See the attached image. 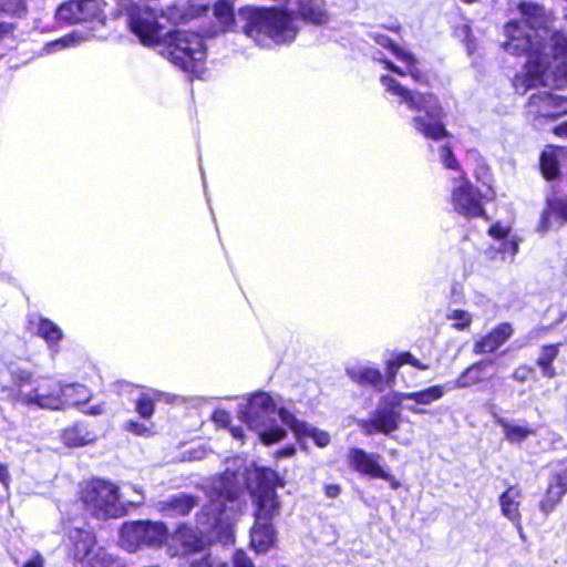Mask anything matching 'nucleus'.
<instances>
[{"mask_svg": "<svg viewBox=\"0 0 567 567\" xmlns=\"http://www.w3.org/2000/svg\"><path fill=\"white\" fill-rule=\"evenodd\" d=\"M522 20L504 27L503 49L513 55H526L524 70L513 80L515 91L564 87L567 84V35L553 27L550 12L529 0L515 2Z\"/></svg>", "mask_w": 567, "mask_h": 567, "instance_id": "nucleus-1", "label": "nucleus"}, {"mask_svg": "<svg viewBox=\"0 0 567 567\" xmlns=\"http://www.w3.org/2000/svg\"><path fill=\"white\" fill-rule=\"evenodd\" d=\"M206 487L208 504L197 515V532L182 526L173 536L181 544L182 554L203 549L206 540H212L219 534L229 537L230 522L240 509V485L235 473L226 472L213 478Z\"/></svg>", "mask_w": 567, "mask_h": 567, "instance_id": "nucleus-2", "label": "nucleus"}, {"mask_svg": "<svg viewBox=\"0 0 567 567\" xmlns=\"http://www.w3.org/2000/svg\"><path fill=\"white\" fill-rule=\"evenodd\" d=\"M244 33L260 47L292 42L299 32L295 10L247 6L238 10Z\"/></svg>", "mask_w": 567, "mask_h": 567, "instance_id": "nucleus-3", "label": "nucleus"}, {"mask_svg": "<svg viewBox=\"0 0 567 567\" xmlns=\"http://www.w3.org/2000/svg\"><path fill=\"white\" fill-rule=\"evenodd\" d=\"M126 23L131 32L145 47H158L168 32L161 21L164 18L173 22L186 19V16L175 13L176 7L166 10L159 0H120Z\"/></svg>", "mask_w": 567, "mask_h": 567, "instance_id": "nucleus-4", "label": "nucleus"}, {"mask_svg": "<svg viewBox=\"0 0 567 567\" xmlns=\"http://www.w3.org/2000/svg\"><path fill=\"white\" fill-rule=\"evenodd\" d=\"M380 81L388 92L399 97L400 103L417 113L412 118L415 131L426 138L436 141L446 136L447 132L442 122V107L434 95L412 92L390 75H382Z\"/></svg>", "mask_w": 567, "mask_h": 567, "instance_id": "nucleus-5", "label": "nucleus"}, {"mask_svg": "<svg viewBox=\"0 0 567 567\" xmlns=\"http://www.w3.org/2000/svg\"><path fill=\"white\" fill-rule=\"evenodd\" d=\"M281 410L288 411L282 405L280 396L259 391L251 394L245 404H240L238 412L241 421L258 434L259 440L270 445L284 440L287 435L285 429L274 425L276 414L281 420Z\"/></svg>", "mask_w": 567, "mask_h": 567, "instance_id": "nucleus-6", "label": "nucleus"}, {"mask_svg": "<svg viewBox=\"0 0 567 567\" xmlns=\"http://www.w3.org/2000/svg\"><path fill=\"white\" fill-rule=\"evenodd\" d=\"M158 49L165 59L185 73L202 75L207 50L200 34L188 30L168 31Z\"/></svg>", "mask_w": 567, "mask_h": 567, "instance_id": "nucleus-7", "label": "nucleus"}, {"mask_svg": "<svg viewBox=\"0 0 567 567\" xmlns=\"http://www.w3.org/2000/svg\"><path fill=\"white\" fill-rule=\"evenodd\" d=\"M81 498L86 509L97 518H113L125 513L120 502L117 486L104 480L87 483Z\"/></svg>", "mask_w": 567, "mask_h": 567, "instance_id": "nucleus-8", "label": "nucleus"}, {"mask_svg": "<svg viewBox=\"0 0 567 567\" xmlns=\"http://www.w3.org/2000/svg\"><path fill=\"white\" fill-rule=\"evenodd\" d=\"M69 558L73 567H125L122 560L96 546L95 537L87 530L75 529L70 536Z\"/></svg>", "mask_w": 567, "mask_h": 567, "instance_id": "nucleus-9", "label": "nucleus"}, {"mask_svg": "<svg viewBox=\"0 0 567 567\" xmlns=\"http://www.w3.org/2000/svg\"><path fill=\"white\" fill-rule=\"evenodd\" d=\"M168 538V529L162 522L137 520L124 523L120 529V545L134 553L146 547H159Z\"/></svg>", "mask_w": 567, "mask_h": 567, "instance_id": "nucleus-10", "label": "nucleus"}, {"mask_svg": "<svg viewBox=\"0 0 567 567\" xmlns=\"http://www.w3.org/2000/svg\"><path fill=\"white\" fill-rule=\"evenodd\" d=\"M399 391H392L383 395L378 403L375 411L368 420L360 422L365 434L380 432L385 435L396 431L401 423L400 408L403 409Z\"/></svg>", "mask_w": 567, "mask_h": 567, "instance_id": "nucleus-11", "label": "nucleus"}, {"mask_svg": "<svg viewBox=\"0 0 567 567\" xmlns=\"http://www.w3.org/2000/svg\"><path fill=\"white\" fill-rule=\"evenodd\" d=\"M72 388H62V383L51 379H42L30 391H20L18 403L27 406L60 411L65 410V398Z\"/></svg>", "mask_w": 567, "mask_h": 567, "instance_id": "nucleus-12", "label": "nucleus"}, {"mask_svg": "<svg viewBox=\"0 0 567 567\" xmlns=\"http://www.w3.org/2000/svg\"><path fill=\"white\" fill-rule=\"evenodd\" d=\"M526 114L535 127H542L549 120L567 114V97L548 91H539L529 96Z\"/></svg>", "mask_w": 567, "mask_h": 567, "instance_id": "nucleus-13", "label": "nucleus"}, {"mask_svg": "<svg viewBox=\"0 0 567 567\" xmlns=\"http://www.w3.org/2000/svg\"><path fill=\"white\" fill-rule=\"evenodd\" d=\"M455 185L451 194V203L456 213L465 217L484 215L482 195L478 188L467 179L464 173L454 177Z\"/></svg>", "mask_w": 567, "mask_h": 567, "instance_id": "nucleus-14", "label": "nucleus"}, {"mask_svg": "<svg viewBox=\"0 0 567 567\" xmlns=\"http://www.w3.org/2000/svg\"><path fill=\"white\" fill-rule=\"evenodd\" d=\"M553 472L540 511L548 515L567 492V457L551 464Z\"/></svg>", "mask_w": 567, "mask_h": 567, "instance_id": "nucleus-15", "label": "nucleus"}, {"mask_svg": "<svg viewBox=\"0 0 567 567\" xmlns=\"http://www.w3.org/2000/svg\"><path fill=\"white\" fill-rule=\"evenodd\" d=\"M255 505V520L271 522L280 513V502L277 493L268 484L260 483L251 493Z\"/></svg>", "mask_w": 567, "mask_h": 567, "instance_id": "nucleus-16", "label": "nucleus"}, {"mask_svg": "<svg viewBox=\"0 0 567 567\" xmlns=\"http://www.w3.org/2000/svg\"><path fill=\"white\" fill-rule=\"evenodd\" d=\"M445 392V385L436 384L415 392H399V395L404 403V410L420 415L426 413V410L422 406L437 402L444 396Z\"/></svg>", "mask_w": 567, "mask_h": 567, "instance_id": "nucleus-17", "label": "nucleus"}, {"mask_svg": "<svg viewBox=\"0 0 567 567\" xmlns=\"http://www.w3.org/2000/svg\"><path fill=\"white\" fill-rule=\"evenodd\" d=\"M281 422L287 425L296 435L298 442L311 439L318 447H326L330 443V434L307 422L299 421L291 412L282 411Z\"/></svg>", "mask_w": 567, "mask_h": 567, "instance_id": "nucleus-18", "label": "nucleus"}, {"mask_svg": "<svg viewBox=\"0 0 567 567\" xmlns=\"http://www.w3.org/2000/svg\"><path fill=\"white\" fill-rule=\"evenodd\" d=\"M567 223V196H553L546 200L538 223L537 230L547 233L550 229L559 228Z\"/></svg>", "mask_w": 567, "mask_h": 567, "instance_id": "nucleus-19", "label": "nucleus"}, {"mask_svg": "<svg viewBox=\"0 0 567 567\" xmlns=\"http://www.w3.org/2000/svg\"><path fill=\"white\" fill-rule=\"evenodd\" d=\"M382 456L378 453H369L360 447H351L347 453L349 466L361 475L377 478L384 466Z\"/></svg>", "mask_w": 567, "mask_h": 567, "instance_id": "nucleus-20", "label": "nucleus"}, {"mask_svg": "<svg viewBox=\"0 0 567 567\" xmlns=\"http://www.w3.org/2000/svg\"><path fill=\"white\" fill-rule=\"evenodd\" d=\"M374 40L381 47L390 48L393 54L396 56V59L405 64L404 71L401 68L395 66L392 62L384 60L383 63L385 64L386 69L400 75L410 74L415 81H421L422 74L416 68V60L411 52H409L404 48L393 44L392 41L383 34L375 35Z\"/></svg>", "mask_w": 567, "mask_h": 567, "instance_id": "nucleus-21", "label": "nucleus"}, {"mask_svg": "<svg viewBox=\"0 0 567 567\" xmlns=\"http://www.w3.org/2000/svg\"><path fill=\"white\" fill-rule=\"evenodd\" d=\"M347 374L360 385H370L379 391L383 390V375L381 371L370 363H355L347 368Z\"/></svg>", "mask_w": 567, "mask_h": 567, "instance_id": "nucleus-22", "label": "nucleus"}, {"mask_svg": "<svg viewBox=\"0 0 567 567\" xmlns=\"http://www.w3.org/2000/svg\"><path fill=\"white\" fill-rule=\"evenodd\" d=\"M522 491L517 486L508 487L501 496H499V506L503 516L509 519L518 529L520 536H523L522 525H520V501H522Z\"/></svg>", "mask_w": 567, "mask_h": 567, "instance_id": "nucleus-23", "label": "nucleus"}, {"mask_svg": "<svg viewBox=\"0 0 567 567\" xmlns=\"http://www.w3.org/2000/svg\"><path fill=\"white\" fill-rule=\"evenodd\" d=\"M513 334L509 323H501L488 334L477 340L474 344V352L477 354L492 353L504 344Z\"/></svg>", "mask_w": 567, "mask_h": 567, "instance_id": "nucleus-24", "label": "nucleus"}, {"mask_svg": "<svg viewBox=\"0 0 567 567\" xmlns=\"http://www.w3.org/2000/svg\"><path fill=\"white\" fill-rule=\"evenodd\" d=\"M31 326L35 333L48 343L51 357L54 358L59 352L60 341L63 339L62 329L53 321L39 317L31 321Z\"/></svg>", "mask_w": 567, "mask_h": 567, "instance_id": "nucleus-25", "label": "nucleus"}, {"mask_svg": "<svg viewBox=\"0 0 567 567\" xmlns=\"http://www.w3.org/2000/svg\"><path fill=\"white\" fill-rule=\"evenodd\" d=\"M276 540V533L271 522L255 520L250 530V544L257 553L267 551Z\"/></svg>", "mask_w": 567, "mask_h": 567, "instance_id": "nucleus-26", "label": "nucleus"}, {"mask_svg": "<svg viewBox=\"0 0 567 567\" xmlns=\"http://www.w3.org/2000/svg\"><path fill=\"white\" fill-rule=\"evenodd\" d=\"M567 155L564 147L548 146L540 156V169L545 178L554 179L559 174V161Z\"/></svg>", "mask_w": 567, "mask_h": 567, "instance_id": "nucleus-27", "label": "nucleus"}, {"mask_svg": "<svg viewBox=\"0 0 567 567\" xmlns=\"http://www.w3.org/2000/svg\"><path fill=\"white\" fill-rule=\"evenodd\" d=\"M495 422L503 429L505 439L511 443H522L535 433L528 425L517 424L508 419L493 414Z\"/></svg>", "mask_w": 567, "mask_h": 567, "instance_id": "nucleus-28", "label": "nucleus"}, {"mask_svg": "<svg viewBox=\"0 0 567 567\" xmlns=\"http://www.w3.org/2000/svg\"><path fill=\"white\" fill-rule=\"evenodd\" d=\"M213 16L217 23L214 33L229 31L236 23L231 0H218L213 7Z\"/></svg>", "mask_w": 567, "mask_h": 567, "instance_id": "nucleus-29", "label": "nucleus"}, {"mask_svg": "<svg viewBox=\"0 0 567 567\" xmlns=\"http://www.w3.org/2000/svg\"><path fill=\"white\" fill-rule=\"evenodd\" d=\"M297 12L303 21L322 24L328 21V14L322 2L318 0H302L298 2Z\"/></svg>", "mask_w": 567, "mask_h": 567, "instance_id": "nucleus-30", "label": "nucleus"}, {"mask_svg": "<svg viewBox=\"0 0 567 567\" xmlns=\"http://www.w3.org/2000/svg\"><path fill=\"white\" fill-rule=\"evenodd\" d=\"M491 362L480 361L465 369L452 383L451 389H464L484 380V370Z\"/></svg>", "mask_w": 567, "mask_h": 567, "instance_id": "nucleus-31", "label": "nucleus"}, {"mask_svg": "<svg viewBox=\"0 0 567 567\" xmlns=\"http://www.w3.org/2000/svg\"><path fill=\"white\" fill-rule=\"evenodd\" d=\"M197 505V499L190 495L178 494L164 503V509L172 515H187Z\"/></svg>", "mask_w": 567, "mask_h": 567, "instance_id": "nucleus-32", "label": "nucleus"}, {"mask_svg": "<svg viewBox=\"0 0 567 567\" xmlns=\"http://www.w3.org/2000/svg\"><path fill=\"white\" fill-rule=\"evenodd\" d=\"M559 353V344H548L542 348L540 354L537 359V365L542 369V373L546 378H555L556 369L553 365V361Z\"/></svg>", "mask_w": 567, "mask_h": 567, "instance_id": "nucleus-33", "label": "nucleus"}, {"mask_svg": "<svg viewBox=\"0 0 567 567\" xmlns=\"http://www.w3.org/2000/svg\"><path fill=\"white\" fill-rule=\"evenodd\" d=\"M32 380V373L23 369H13L11 371L12 388L8 389V396L18 403V394L20 391H25L24 386L30 384Z\"/></svg>", "mask_w": 567, "mask_h": 567, "instance_id": "nucleus-34", "label": "nucleus"}, {"mask_svg": "<svg viewBox=\"0 0 567 567\" xmlns=\"http://www.w3.org/2000/svg\"><path fill=\"white\" fill-rule=\"evenodd\" d=\"M79 6V23L97 19L102 13V0H76Z\"/></svg>", "mask_w": 567, "mask_h": 567, "instance_id": "nucleus-35", "label": "nucleus"}, {"mask_svg": "<svg viewBox=\"0 0 567 567\" xmlns=\"http://www.w3.org/2000/svg\"><path fill=\"white\" fill-rule=\"evenodd\" d=\"M158 399V393L153 394L141 392L135 402V411L143 419H151L155 412V401Z\"/></svg>", "mask_w": 567, "mask_h": 567, "instance_id": "nucleus-36", "label": "nucleus"}, {"mask_svg": "<svg viewBox=\"0 0 567 567\" xmlns=\"http://www.w3.org/2000/svg\"><path fill=\"white\" fill-rule=\"evenodd\" d=\"M62 388H72L73 391H68L65 398V409L70 405H79L86 403L91 398V391L83 384H66L62 383Z\"/></svg>", "mask_w": 567, "mask_h": 567, "instance_id": "nucleus-37", "label": "nucleus"}, {"mask_svg": "<svg viewBox=\"0 0 567 567\" xmlns=\"http://www.w3.org/2000/svg\"><path fill=\"white\" fill-rule=\"evenodd\" d=\"M55 20L66 24L79 23V6L76 0L62 3L55 12Z\"/></svg>", "mask_w": 567, "mask_h": 567, "instance_id": "nucleus-38", "label": "nucleus"}, {"mask_svg": "<svg viewBox=\"0 0 567 567\" xmlns=\"http://www.w3.org/2000/svg\"><path fill=\"white\" fill-rule=\"evenodd\" d=\"M84 38L81 33L72 32L55 41L49 42L44 45L43 51L48 54L58 52L60 50L74 47L82 42Z\"/></svg>", "mask_w": 567, "mask_h": 567, "instance_id": "nucleus-39", "label": "nucleus"}, {"mask_svg": "<svg viewBox=\"0 0 567 567\" xmlns=\"http://www.w3.org/2000/svg\"><path fill=\"white\" fill-rule=\"evenodd\" d=\"M446 319L452 322L454 329L465 330L471 326L473 316L466 310L451 308L446 312Z\"/></svg>", "mask_w": 567, "mask_h": 567, "instance_id": "nucleus-40", "label": "nucleus"}, {"mask_svg": "<svg viewBox=\"0 0 567 567\" xmlns=\"http://www.w3.org/2000/svg\"><path fill=\"white\" fill-rule=\"evenodd\" d=\"M153 423H144L135 420H128L123 424V429L137 436H151L154 434Z\"/></svg>", "mask_w": 567, "mask_h": 567, "instance_id": "nucleus-41", "label": "nucleus"}, {"mask_svg": "<svg viewBox=\"0 0 567 567\" xmlns=\"http://www.w3.org/2000/svg\"><path fill=\"white\" fill-rule=\"evenodd\" d=\"M496 249L503 261L512 262L518 252V244L514 239H505L499 241Z\"/></svg>", "mask_w": 567, "mask_h": 567, "instance_id": "nucleus-42", "label": "nucleus"}, {"mask_svg": "<svg viewBox=\"0 0 567 567\" xmlns=\"http://www.w3.org/2000/svg\"><path fill=\"white\" fill-rule=\"evenodd\" d=\"M189 567H228L226 563L214 558L212 555H204L199 558H193Z\"/></svg>", "mask_w": 567, "mask_h": 567, "instance_id": "nucleus-43", "label": "nucleus"}, {"mask_svg": "<svg viewBox=\"0 0 567 567\" xmlns=\"http://www.w3.org/2000/svg\"><path fill=\"white\" fill-rule=\"evenodd\" d=\"M440 157L441 162L446 168L458 171L460 175L463 173L460 168L457 159L454 157L452 151L447 146L441 147Z\"/></svg>", "mask_w": 567, "mask_h": 567, "instance_id": "nucleus-44", "label": "nucleus"}, {"mask_svg": "<svg viewBox=\"0 0 567 567\" xmlns=\"http://www.w3.org/2000/svg\"><path fill=\"white\" fill-rule=\"evenodd\" d=\"M402 362L399 360V355L395 354L393 358L389 359L385 363L386 368V378L388 383L393 384L394 379L398 374L399 369L402 367Z\"/></svg>", "mask_w": 567, "mask_h": 567, "instance_id": "nucleus-45", "label": "nucleus"}, {"mask_svg": "<svg viewBox=\"0 0 567 567\" xmlns=\"http://www.w3.org/2000/svg\"><path fill=\"white\" fill-rule=\"evenodd\" d=\"M460 35H464L465 47L467 50L468 55L474 54V52L477 49V44L475 40L472 37L471 29L468 25H463L457 30Z\"/></svg>", "mask_w": 567, "mask_h": 567, "instance_id": "nucleus-46", "label": "nucleus"}, {"mask_svg": "<svg viewBox=\"0 0 567 567\" xmlns=\"http://www.w3.org/2000/svg\"><path fill=\"white\" fill-rule=\"evenodd\" d=\"M399 360L402 362V364H410L419 370H427L429 364L422 363L419 359H416L412 353L410 352H401L398 353Z\"/></svg>", "mask_w": 567, "mask_h": 567, "instance_id": "nucleus-47", "label": "nucleus"}, {"mask_svg": "<svg viewBox=\"0 0 567 567\" xmlns=\"http://www.w3.org/2000/svg\"><path fill=\"white\" fill-rule=\"evenodd\" d=\"M64 441L66 444L75 446H81L89 442V440H85L83 436L79 435L78 429L66 430L64 433Z\"/></svg>", "mask_w": 567, "mask_h": 567, "instance_id": "nucleus-48", "label": "nucleus"}, {"mask_svg": "<svg viewBox=\"0 0 567 567\" xmlns=\"http://www.w3.org/2000/svg\"><path fill=\"white\" fill-rule=\"evenodd\" d=\"M233 567H255V565L245 551L236 550L233 556Z\"/></svg>", "mask_w": 567, "mask_h": 567, "instance_id": "nucleus-49", "label": "nucleus"}, {"mask_svg": "<svg viewBox=\"0 0 567 567\" xmlns=\"http://www.w3.org/2000/svg\"><path fill=\"white\" fill-rule=\"evenodd\" d=\"M377 478H381V480L388 482L392 489H398L401 486V483L399 482V480H396L391 474V472L388 467H383V470L381 471V473L379 474V476Z\"/></svg>", "mask_w": 567, "mask_h": 567, "instance_id": "nucleus-50", "label": "nucleus"}, {"mask_svg": "<svg viewBox=\"0 0 567 567\" xmlns=\"http://www.w3.org/2000/svg\"><path fill=\"white\" fill-rule=\"evenodd\" d=\"M12 6L16 7L14 14L21 16V14H24L27 11L25 4L22 0H11L6 4V7L0 4V9L10 11L11 10L10 7H12Z\"/></svg>", "mask_w": 567, "mask_h": 567, "instance_id": "nucleus-51", "label": "nucleus"}, {"mask_svg": "<svg viewBox=\"0 0 567 567\" xmlns=\"http://www.w3.org/2000/svg\"><path fill=\"white\" fill-rule=\"evenodd\" d=\"M508 230L509 229L507 227H504V226H502L499 224H495V225L489 227L488 234L491 236H493L494 238L504 239L507 236Z\"/></svg>", "mask_w": 567, "mask_h": 567, "instance_id": "nucleus-52", "label": "nucleus"}, {"mask_svg": "<svg viewBox=\"0 0 567 567\" xmlns=\"http://www.w3.org/2000/svg\"><path fill=\"white\" fill-rule=\"evenodd\" d=\"M105 411H106V404L104 402H101V403L89 406L83 412L87 415L96 416V415H101V414L105 413Z\"/></svg>", "mask_w": 567, "mask_h": 567, "instance_id": "nucleus-53", "label": "nucleus"}, {"mask_svg": "<svg viewBox=\"0 0 567 567\" xmlns=\"http://www.w3.org/2000/svg\"><path fill=\"white\" fill-rule=\"evenodd\" d=\"M529 373H530V369L529 368H527V367H519V368H517L513 372L512 377H513V379H515V380H517L519 382H524V381L527 380Z\"/></svg>", "mask_w": 567, "mask_h": 567, "instance_id": "nucleus-54", "label": "nucleus"}, {"mask_svg": "<svg viewBox=\"0 0 567 567\" xmlns=\"http://www.w3.org/2000/svg\"><path fill=\"white\" fill-rule=\"evenodd\" d=\"M137 388L128 382L120 381L116 383V392L120 395H124L127 393H131L132 391L136 390Z\"/></svg>", "mask_w": 567, "mask_h": 567, "instance_id": "nucleus-55", "label": "nucleus"}, {"mask_svg": "<svg viewBox=\"0 0 567 567\" xmlns=\"http://www.w3.org/2000/svg\"><path fill=\"white\" fill-rule=\"evenodd\" d=\"M214 421L218 424H223V425H226L229 423L230 421V415L228 412L224 411V410H217L215 411L214 413Z\"/></svg>", "mask_w": 567, "mask_h": 567, "instance_id": "nucleus-56", "label": "nucleus"}, {"mask_svg": "<svg viewBox=\"0 0 567 567\" xmlns=\"http://www.w3.org/2000/svg\"><path fill=\"white\" fill-rule=\"evenodd\" d=\"M44 560L41 555L35 554L22 567H43Z\"/></svg>", "mask_w": 567, "mask_h": 567, "instance_id": "nucleus-57", "label": "nucleus"}, {"mask_svg": "<svg viewBox=\"0 0 567 567\" xmlns=\"http://www.w3.org/2000/svg\"><path fill=\"white\" fill-rule=\"evenodd\" d=\"M295 453H296V447L293 445H289V446L278 450L276 452V457L277 458L290 457V456L295 455Z\"/></svg>", "mask_w": 567, "mask_h": 567, "instance_id": "nucleus-58", "label": "nucleus"}, {"mask_svg": "<svg viewBox=\"0 0 567 567\" xmlns=\"http://www.w3.org/2000/svg\"><path fill=\"white\" fill-rule=\"evenodd\" d=\"M324 491L328 497L336 498L337 496H339L341 488L337 484H329L326 486Z\"/></svg>", "mask_w": 567, "mask_h": 567, "instance_id": "nucleus-59", "label": "nucleus"}, {"mask_svg": "<svg viewBox=\"0 0 567 567\" xmlns=\"http://www.w3.org/2000/svg\"><path fill=\"white\" fill-rule=\"evenodd\" d=\"M12 34V25L9 23H0V41Z\"/></svg>", "mask_w": 567, "mask_h": 567, "instance_id": "nucleus-60", "label": "nucleus"}, {"mask_svg": "<svg viewBox=\"0 0 567 567\" xmlns=\"http://www.w3.org/2000/svg\"><path fill=\"white\" fill-rule=\"evenodd\" d=\"M230 433H231V435H233L235 439L240 440V441H244V436H245V434H244V430H243V427H240V426H233V427L230 429Z\"/></svg>", "mask_w": 567, "mask_h": 567, "instance_id": "nucleus-61", "label": "nucleus"}, {"mask_svg": "<svg viewBox=\"0 0 567 567\" xmlns=\"http://www.w3.org/2000/svg\"><path fill=\"white\" fill-rule=\"evenodd\" d=\"M554 132L558 136L567 137V122L556 126Z\"/></svg>", "mask_w": 567, "mask_h": 567, "instance_id": "nucleus-62", "label": "nucleus"}, {"mask_svg": "<svg viewBox=\"0 0 567 567\" xmlns=\"http://www.w3.org/2000/svg\"><path fill=\"white\" fill-rule=\"evenodd\" d=\"M7 478H8L7 467L0 463V482H6Z\"/></svg>", "mask_w": 567, "mask_h": 567, "instance_id": "nucleus-63", "label": "nucleus"}, {"mask_svg": "<svg viewBox=\"0 0 567 567\" xmlns=\"http://www.w3.org/2000/svg\"><path fill=\"white\" fill-rule=\"evenodd\" d=\"M142 499H143V497L141 496V498H140L138 501H133L132 503H133V504H141V503H142Z\"/></svg>", "mask_w": 567, "mask_h": 567, "instance_id": "nucleus-64", "label": "nucleus"}]
</instances>
